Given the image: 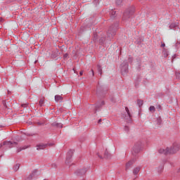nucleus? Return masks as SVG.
Returning <instances> with one entry per match:
<instances>
[{
	"mask_svg": "<svg viewBox=\"0 0 180 180\" xmlns=\"http://www.w3.org/2000/svg\"><path fill=\"white\" fill-rule=\"evenodd\" d=\"M110 16L111 19H115V18H116L117 16V13H116V11L111 10L110 11Z\"/></svg>",
	"mask_w": 180,
	"mask_h": 180,
	"instance_id": "nucleus-16",
	"label": "nucleus"
},
{
	"mask_svg": "<svg viewBox=\"0 0 180 180\" xmlns=\"http://www.w3.org/2000/svg\"><path fill=\"white\" fill-rule=\"evenodd\" d=\"M162 54H163L165 58H167V57H168V56H169V53L168 52V49H167L165 48H163Z\"/></svg>",
	"mask_w": 180,
	"mask_h": 180,
	"instance_id": "nucleus-18",
	"label": "nucleus"
},
{
	"mask_svg": "<svg viewBox=\"0 0 180 180\" xmlns=\"http://www.w3.org/2000/svg\"><path fill=\"white\" fill-rule=\"evenodd\" d=\"M0 127H3L2 125H0Z\"/></svg>",
	"mask_w": 180,
	"mask_h": 180,
	"instance_id": "nucleus-60",
	"label": "nucleus"
},
{
	"mask_svg": "<svg viewBox=\"0 0 180 180\" xmlns=\"http://www.w3.org/2000/svg\"><path fill=\"white\" fill-rule=\"evenodd\" d=\"M162 44H161V45H160V47H163V49H164V47H165V43H163V42H161Z\"/></svg>",
	"mask_w": 180,
	"mask_h": 180,
	"instance_id": "nucleus-48",
	"label": "nucleus"
},
{
	"mask_svg": "<svg viewBox=\"0 0 180 180\" xmlns=\"http://www.w3.org/2000/svg\"><path fill=\"white\" fill-rule=\"evenodd\" d=\"M124 130H125V131L129 133V131H130V128H129V127H127V126H125L124 127Z\"/></svg>",
	"mask_w": 180,
	"mask_h": 180,
	"instance_id": "nucleus-40",
	"label": "nucleus"
},
{
	"mask_svg": "<svg viewBox=\"0 0 180 180\" xmlns=\"http://www.w3.org/2000/svg\"><path fill=\"white\" fill-rule=\"evenodd\" d=\"M48 146L49 143H39L36 146L37 150H44Z\"/></svg>",
	"mask_w": 180,
	"mask_h": 180,
	"instance_id": "nucleus-11",
	"label": "nucleus"
},
{
	"mask_svg": "<svg viewBox=\"0 0 180 180\" xmlns=\"http://www.w3.org/2000/svg\"><path fill=\"white\" fill-rule=\"evenodd\" d=\"M53 127H58L59 129H63V124L58 122H53L51 124Z\"/></svg>",
	"mask_w": 180,
	"mask_h": 180,
	"instance_id": "nucleus-17",
	"label": "nucleus"
},
{
	"mask_svg": "<svg viewBox=\"0 0 180 180\" xmlns=\"http://www.w3.org/2000/svg\"><path fill=\"white\" fill-rule=\"evenodd\" d=\"M33 179V177L32 176H30V174L25 179V180H32Z\"/></svg>",
	"mask_w": 180,
	"mask_h": 180,
	"instance_id": "nucleus-41",
	"label": "nucleus"
},
{
	"mask_svg": "<svg viewBox=\"0 0 180 180\" xmlns=\"http://www.w3.org/2000/svg\"><path fill=\"white\" fill-rule=\"evenodd\" d=\"M105 94H106V91H104L103 87L98 86L96 91V95L98 98H102L105 96Z\"/></svg>",
	"mask_w": 180,
	"mask_h": 180,
	"instance_id": "nucleus-10",
	"label": "nucleus"
},
{
	"mask_svg": "<svg viewBox=\"0 0 180 180\" xmlns=\"http://www.w3.org/2000/svg\"><path fill=\"white\" fill-rule=\"evenodd\" d=\"M94 40H97L98 39V34H94Z\"/></svg>",
	"mask_w": 180,
	"mask_h": 180,
	"instance_id": "nucleus-45",
	"label": "nucleus"
},
{
	"mask_svg": "<svg viewBox=\"0 0 180 180\" xmlns=\"http://www.w3.org/2000/svg\"><path fill=\"white\" fill-rule=\"evenodd\" d=\"M143 101L141 99L137 100V105L139 106V108H141L143 106Z\"/></svg>",
	"mask_w": 180,
	"mask_h": 180,
	"instance_id": "nucleus-28",
	"label": "nucleus"
},
{
	"mask_svg": "<svg viewBox=\"0 0 180 180\" xmlns=\"http://www.w3.org/2000/svg\"><path fill=\"white\" fill-rule=\"evenodd\" d=\"M48 146H53V143H48Z\"/></svg>",
	"mask_w": 180,
	"mask_h": 180,
	"instance_id": "nucleus-55",
	"label": "nucleus"
},
{
	"mask_svg": "<svg viewBox=\"0 0 180 180\" xmlns=\"http://www.w3.org/2000/svg\"><path fill=\"white\" fill-rule=\"evenodd\" d=\"M122 2H123L122 0H116L117 5H122Z\"/></svg>",
	"mask_w": 180,
	"mask_h": 180,
	"instance_id": "nucleus-38",
	"label": "nucleus"
},
{
	"mask_svg": "<svg viewBox=\"0 0 180 180\" xmlns=\"http://www.w3.org/2000/svg\"><path fill=\"white\" fill-rule=\"evenodd\" d=\"M97 155H98V158H100V159H101V160H103V156H102V155H99V153H97Z\"/></svg>",
	"mask_w": 180,
	"mask_h": 180,
	"instance_id": "nucleus-46",
	"label": "nucleus"
},
{
	"mask_svg": "<svg viewBox=\"0 0 180 180\" xmlns=\"http://www.w3.org/2000/svg\"><path fill=\"white\" fill-rule=\"evenodd\" d=\"M137 71H140L141 70V63H138V67H136Z\"/></svg>",
	"mask_w": 180,
	"mask_h": 180,
	"instance_id": "nucleus-35",
	"label": "nucleus"
},
{
	"mask_svg": "<svg viewBox=\"0 0 180 180\" xmlns=\"http://www.w3.org/2000/svg\"><path fill=\"white\" fill-rule=\"evenodd\" d=\"M175 75H176V78L177 79H180V72H176Z\"/></svg>",
	"mask_w": 180,
	"mask_h": 180,
	"instance_id": "nucleus-36",
	"label": "nucleus"
},
{
	"mask_svg": "<svg viewBox=\"0 0 180 180\" xmlns=\"http://www.w3.org/2000/svg\"><path fill=\"white\" fill-rule=\"evenodd\" d=\"M51 167L52 168H57V164H56V163L51 164Z\"/></svg>",
	"mask_w": 180,
	"mask_h": 180,
	"instance_id": "nucleus-44",
	"label": "nucleus"
},
{
	"mask_svg": "<svg viewBox=\"0 0 180 180\" xmlns=\"http://www.w3.org/2000/svg\"><path fill=\"white\" fill-rule=\"evenodd\" d=\"M97 71L98 74L102 76V66L101 65H97Z\"/></svg>",
	"mask_w": 180,
	"mask_h": 180,
	"instance_id": "nucleus-26",
	"label": "nucleus"
},
{
	"mask_svg": "<svg viewBox=\"0 0 180 180\" xmlns=\"http://www.w3.org/2000/svg\"><path fill=\"white\" fill-rule=\"evenodd\" d=\"M38 126H43L44 123L42 122H37Z\"/></svg>",
	"mask_w": 180,
	"mask_h": 180,
	"instance_id": "nucleus-51",
	"label": "nucleus"
},
{
	"mask_svg": "<svg viewBox=\"0 0 180 180\" xmlns=\"http://www.w3.org/2000/svg\"><path fill=\"white\" fill-rule=\"evenodd\" d=\"M156 109H158V110H161V109H162V107L161 106V105L158 104L156 105Z\"/></svg>",
	"mask_w": 180,
	"mask_h": 180,
	"instance_id": "nucleus-39",
	"label": "nucleus"
},
{
	"mask_svg": "<svg viewBox=\"0 0 180 180\" xmlns=\"http://www.w3.org/2000/svg\"><path fill=\"white\" fill-rule=\"evenodd\" d=\"M22 108H27L29 106V103L21 104Z\"/></svg>",
	"mask_w": 180,
	"mask_h": 180,
	"instance_id": "nucleus-37",
	"label": "nucleus"
},
{
	"mask_svg": "<svg viewBox=\"0 0 180 180\" xmlns=\"http://www.w3.org/2000/svg\"><path fill=\"white\" fill-rule=\"evenodd\" d=\"M164 170V166H160L158 168V174H161V172H162V171Z\"/></svg>",
	"mask_w": 180,
	"mask_h": 180,
	"instance_id": "nucleus-29",
	"label": "nucleus"
},
{
	"mask_svg": "<svg viewBox=\"0 0 180 180\" xmlns=\"http://www.w3.org/2000/svg\"><path fill=\"white\" fill-rule=\"evenodd\" d=\"M136 158H133L131 160H130L127 164H126V169H130V167H131V165H133V164H134V162H136Z\"/></svg>",
	"mask_w": 180,
	"mask_h": 180,
	"instance_id": "nucleus-12",
	"label": "nucleus"
},
{
	"mask_svg": "<svg viewBox=\"0 0 180 180\" xmlns=\"http://www.w3.org/2000/svg\"><path fill=\"white\" fill-rule=\"evenodd\" d=\"M128 61H129V63L130 64H132V63H133V58H132L131 57H129V58H128Z\"/></svg>",
	"mask_w": 180,
	"mask_h": 180,
	"instance_id": "nucleus-42",
	"label": "nucleus"
},
{
	"mask_svg": "<svg viewBox=\"0 0 180 180\" xmlns=\"http://www.w3.org/2000/svg\"><path fill=\"white\" fill-rule=\"evenodd\" d=\"M90 72L92 74V77H94V75H95V73L94 72V70L91 69Z\"/></svg>",
	"mask_w": 180,
	"mask_h": 180,
	"instance_id": "nucleus-50",
	"label": "nucleus"
},
{
	"mask_svg": "<svg viewBox=\"0 0 180 180\" xmlns=\"http://www.w3.org/2000/svg\"><path fill=\"white\" fill-rule=\"evenodd\" d=\"M10 92H11L10 91H8V94H10Z\"/></svg>",
	"mask_w": 180,
	"mask_h": 180,
	"instance_id": "nucleus-57",
	"label": "nucleus"
},
{
	"mask_svg": "<svg viewBox=\"0 0 180 180\" xmlns=\"http://www.w3.org/2000/svg\"><path fill=\"white\" fill-rule=\"evenodd\" d=\"M63 58H64L65 60H67V58H68V53H65V54L63 55Z\"/></svg>",
	"mask_w": 180,
	"mask_h": 180,
	"instance_id": "nucleus-43",
	"label": "nucleus"
},
{
	"mask_svg": "<svg viewBox=\"0 0 180 180\" xmlns=\"http://www.w3.org/2000/svg\"><path fill=\"white\" fill-rule=\"evenodd\" d=\"M133 13H134V7L127 8L123 14L122 20L124 22H129L131 16H133Z\"/></svg>",
	"mask_w": 180,
	"mask_h": 180,
	"instance_id": "nucleus-3",
	"label": "nucleus"
},
{
	"mask_svg": "<svg viewBox=\"0 0 180 180\" xmlns=\"http://www.w3.org/2000/svg\"><path fill=\"white\" fill-rule=\"evenodd\" d=\"M0 22H2V18L0 19Z\"/></svg>",
	"mask_w": 180,
	"mask_h": 180,
	"instance_id": "nucleus-56",
	"label": "nucleus"
},
{
	"mask_svg": "<svg viewBox=\"0 0 180 180\" xmlns=\"http://www.w3.org/2000/svg\"><path fill=\"white\" fill-rule=\"evenodd\" d=\"M143 148V141L141 139L138 140L135 142L132 150L131 154L134 155V157H136L140 151H141V149Z\"/></svg>",
	"mask_w": 180,
	"mask_h": 180,
	"instance_id": "nucleus-2",
	"label": "nucleus"
},
{
	"mask_svg": "<svg viewBox=\"0 0 180 180\" xmlns=\"http://www.w3.org/2000/svg\"><path fill=\"white\" fill-rule=\"evenodd\" d=\"M74 150H70L67 153L66 160L65 162V164H66V165H70V164H71V158H72V155H74Z\"/></svg>",
	"mask_w": 180,
	"mask_h": 180,
	"instance_id": "nucleus-6",
	"label": "nucleus"
},
{
	"mask_svg": "<svg viewBox=\"0 0 180 180\" xmlns=\"http://www.w3.org/2000/svg\"><path fill=\"white\" fill-rule=\"evenodd\" d=\"M137 44H141V41H137Z\"/></svg>",
	"mask_w": 180,
	"mask_h": 180,
	"instance_id": "nucleus-54",
	"label": "nucleus"
},
{
	"mask_svg": "<svg viewBox=\"0 0 180 180\" xmlns=\"http://www.w3.org/2000/svg\"><path fill=\"white\" fill-rule=\"evenodd\" d=\"M88 171V169L84 167L82 169H79L75 172V175L77 176H84L86 174V172Z\"/></svg>",
	"mask_w": 180,
	"mask_h": 180,
	"instance_id": "nucleus-9",
	"label": "nucleus"
},
{
	"mask_svg": "<svg viewBox=\"0 0 180 180\" xmlns=\"http://www.w3.org/2000/svg\"><path fill=\"white\" fill-rule=\"evenodd\" d=\"M149 110H150V112H152V113H154V112H155V107H154L153 105H151L149 108Z\"/></svg>",
	"mask_w": 180,
	"mask_h": 180,
	"instance_id": "nucleus-31",
	"label": "nucleus"
},
{
	"mask_svg": "<svg viewBox=\"0 0 180 180\" xmlns=\"http://www.w3.org/2000/svg\"><path fill=\"white\" fill-rule=\"evenodd\" d=\"M2 103H3V105H4V108H5V109H9V108H8V105H6V101L4 100V101H2Z\"/></svg>",
	"mask_w": 180,
	"mask_h": 180,
	"instance_id": "nucleus-33",
	"label": "nucleus"
},
{
	"mask_svg": "<svg viewBox=\"0 0 180 180\" xmlns=\"http://www.w3.org/2000/svg\"><path fill=\"white\" fill-rule=\"evenodd\" d=\"M173 58H175V55H174V56H173Z\"/></svg>",
	"mask_w": 180,
	"mask_h": 180,
	"instance_id": "nucleus-59",
	"label": "nucleus"
},
{
	"mask_svg": "<svg viewBox=\"0 0 180 180\" xmlns=\"http://www.w3.org/2000/svg\"><path fill=\"white\" fill-rule=\"evenodd\" d=\"M103 158H105V160H110L112 158V154L108 151V148L105 150Z\"/></svg>",
	"mask_w": 180,
	"mask_h": 180,
	"instance_id": "nucleus-13",
	"label": "nucleus"
},
{
	"mask_svg": "<svg viewBox=\"0 0 180 180\" xmlns=\"http://www.w3.org/2000/svg\"><path fill=\"white\" fill-rule=\"evenodd\" d=\"M24 134H25V136H27L28 137L36 135L34 134H30V133H27V132L24 133Z\"/></svg>",
	"mask_w": 180,
	"mask_h": 180,
	"instance_id": "nucleus-34",
	"label": "nucleus"
},
{
	"mask_svg": "<svg viewBox=\"0 0 180 180\" xmlns=\"http://www.w3.org/2000/svg\"><path fill=\"white\" fill-rule=\"evenodd\" d=\"M125 110H126V112L122 115V117L123 119H125V120H127V123H131V114L130 113V110H129V108L125 107Z\"/></svg>",
	"mask_w": 180,
	"mask_h": 180,
	"instance_id": "nucleus-5",
	"label": "nucleus"
},
{
	"mask_svg": "<svg viewBox=\"0 0 180 180\" xmlns=\"http://www.w3.org/2000/svg\"><path fill=\"white\" fill-rule=\"evenodd\" d=\"M84 75V71H80V72H79V75L82 76V75Z\"/></svg>",
	"mask_w": 180,
	"mask_h": 180,
	"instance_id": "nucleus-52",
	"label": "nucleus"
},
{
	"mask_svg": "<svg viewBox=\"0 0 180 180\" xmlns=\"http://www.w3.org/2000/svg\"><path fill=\"white\" fill-rule=\"evenodd\" d=\"M180 150V146L178 143H174L173 146L169 148V154H175Z\"/></svg>",
	"mask_w": 180,
	"mask_h": 180,
	"instance_id": "nucleus-7",
	"label": "nucleus"
},
{
	"mask_svg": "<svg viewBox=\"0 0 180 180\" xmlns=\"http://www.w3.org/2000/svg\"><path fill=\"white\" fill-rule=\"evenodd\" d=\"M63 99V96H61L60 95L55 96V101L56 102H62Z\"/></svg>",
	"mask_w": 180,
	"mask_h": 180,
	"instance_id": "nucleus-19",
	"label": "nucleus"
},
{
	"mask_svg": "<svg viewBox=\"0 0 180 180\" xmlns=\"http://www.w3.org/2000/svg\"><path fill=\"white\" fill-rule=\"evenodd\" d=\"M179 44H180V41H178L176 43L175 46H176V48H178V45H179Z\"/></svg>",
	"mask_w": 180,
	"mask_h": 180,
	"instance_id": "nucleus-49",
	"label": "nucleus"
},
{
	"mask_svg": "<svg viewBox=\"0 0 180 180\" xmlns=\"http://www.w3.org/2000/svg\"><path fill=\"white\" fill-rule=\"evenodd\" d=\"M103 105H105V101H101V103L98 102L96 105L95 113H96V110H98V109H99L101 107L103 106Z\"/></svg>",
	"mask_w": 180,
	"mask_h": 180,
	"instance_id": "nucleus-15",
	"label": "nucleus"
},
{
	"mask_svg": "<svg viewBox=\"0 0 180 180\" xmlns=\"http://www.w3.org/2000/svg\"><path fill=\"white\" fill-rule=\"evenodd\" d=\"M37 169H34L30 175L32 176V178H37Z\"/></svg>",
	"mask_w": 180,
	"mask_h": 180,
	"instance_id": "nucleus-20",
	"label": "nucleus"
},
{
	"mask_svg": "<svg viewBox=\"0 0 180 180\" xmlns=\"http://www.w3.org/2000/svg\"><path fill=\"white\" fill-rule=\"evenodd\" d=\"M119 29V22H115L113 25L110 26L108 32H107V40H112L114 36H116V30Z\"/></svg>",
	"mask_w": 180,
	"mask_h": 180,
	"instance_id": "nucleus-1",
	"label": "nucleus"
},
{
	"mask_svg": "<svg viewBox=\"0 0 180 180\" xmlns=\"http://www.w3.org/2000/svg\"><path fill=\"white\" fill-rule=\"evenodd\" d=\"M35 63H37V60H35V62H34Z\"/></svg>",
	"mask_w": 180,
	"mask_h": 180,
	"instance_id": "nucleus-58",
	"label": "nucleus"
},
{
	"mask_svg": "<svg viewBox=\"0 0 180 180\" xmlns=\"http://www.w3.org/2000/svg\"><path fill=\"white\" fill-rule=\"evenodd\" d=\"M169 27L170 30L173 29L174 30H175L176 27H178V24L173 22L169 26Z\"/></svg>",
	"mask_w": 180,
	"mask_h": 180,
	"instance_id": "nucleus-21",
	"label": "nucleus"
},
{
	"mask_svg": "<svg viewBox=\"0 0 180 180\" xmlns=\"http://www.w3.org/2000/svg\"><path fill=\"white\" fill-rule=\"evenodd\" d=\"M110 101H111V102H113L114 103H115V102H116V100L113 97L110 98Z\"/></svg>",
	"mask_w": 180,
	"mask_h": 180,
	"instance_id": "nucleus-47",
	"label": "nucleus"
},
{
	"mask_svg": "<svg viewBox=\"0 0 180 180\" xmlns=\"http://www.w3.org/2000/svg\"><path fill=\"white\" fill-rule=\"evenodd\" d=\"M39 105L41 108L44 106V97H42L40 98L39 102Z\"/></svg>",
	"mask_w": 180,
	"mask_h": 180,
	"instance_id": "nucleus-25",
	"label": "nucleus"
},
{
	"mask_svg": "<svg viewBox=\"0 0 180 180\" xmlns=\"http://www.w3.org/2000/svg\"><path fill=\"white\" fill-rule=\"evenodd\" d=\"M26 148H27V146H24L22 148H19L17 149L16 153H20V151H22V150H26Z\"/></svg>",
	"mask_w": 180,
	"mask_h": 180,
	"instance_id": "nucleus-30",
	"label": "nucleus"
},
{
	"mask_svg": "<svg viewBox=\"0 0 180 180\" xmlns=\"http://www.w3.org/2000/svg\"><path fill=\"white\" fill-rule=\"evenodd\" d=\"M160 154H164L165 155H168L169 154V148H167L166 149L160 148L159 150Z\"/></svg>",
	"mask_w": 180,
	"mask_h": 180,
	"instance_id": "nucleus-14",
	"label": "nucleus"
},
{
	"mask_svg": "<svg viewBox=\"0 0 180 180\" xmlns=\"http://www.w3.org/2000/svg\"><path fill=\"white\" fill-rule=\"evenodd\" d=\"M105 41H106V38L105 37H102L100 39H99V44L101 46H103V44H105Z\"/></svg>",
	"mask_w": 180,
	"mask_h": 180,
	"instance_id": "nucleus-24",
	"label": "nucleus"
},
{
	"mask_svg": "<svg viewBox=\"0 0 180 180\" xmlns=\"http://www.w3.org/2000/svg\"><path fill=\"white\" fill-rule=\"evenodd\" d=\"M13 144L18 145V142H15V141L12 142V141H4V142H3V144H2V143L0 144V148H1L3 146H6V147L7 148H13V147H14V146H13Z\"/></svg>",
	"mask_w": 180,
	"mask_h": 180,
	"instance_id": "nucleus-8",
	"label": "nucleus"
},
{
	"mask_svg": "<svg viewBox=\"0 0 180 180\" xmlns=\"http://www.w3.org/2000/svg\"><path fill=\"white\" fill-rule=\"evenodd\" d=\"M140 169H141L140 167H136V168H134L133 170L134 175H137V174H139V172H140Z\"/></svg>",
	"mask_w": 180,
	"mask_h": 180,
	"instance_id": "nucleus-23",
	"label": "nucleus"
},
{
	"mask_svg": "<svg viewBox=\"0 0 180 180\" xmlns=\"http://www.w3.org/2000/svg\"><path fill=\"white\" fill-rule=\"evenodd\" d=\"M101 122H102V119L98 120V124H101Z\"/></svg>",
	"mask_w": 180,
	"mask_h": 180,
	"instance_id": "nucleus-53",
	"label": "nucleus"
},
{
	"mask_svg": "<svg viewBox=\"0 0 180 180\" xmlns=\"http://www.w3.org/2000/svg\"><path fill=\"white\" fill-rule=\"evenodd\" d=\"M93 4L95 6H98V5H99V0H94Z\"/></svg>",
	"mask_w": 180,
	"mask_h": 180,
	"instance_id": "nucleus-32",
	"label": "nucleus"
},
{
	"mask_svg": "<svg viewBox=\"0 0 180 180\" xmlns=\"http://www.w3.org/2000/svg\"><path fill=\"white\" fill-rule=\"evenodd\" d=\"M120 70L122 75H127L129 73V63L127 60H124L120 65Z\"/></svg>",
	"mask_w": 180,
	"mask_h": 180,
	"instance_id": "nucleus-4",
	"label": "nucleus"
},
{
	"mask_svg": "<svg viewBox=\"0 0 180 180\" xmlns=\"http://www.w3.org/2000/svg\"><path fill=\"white\" fill-rule=\"evenodd\" d=\"M155 122L158 126H161L162 124V120L161 119V117H158Z\"/></svg>",
	"mask_w": 180,
	"mask_h": 180,
	"instance_id": "nucleus-22",
	"label": "nucleus"
},
{
	"mask_svg": "<svg viewBox=\"0 0 180 180\" xmlns=\"http://www.w3.org/2000/svg\"><path fill=\"white\" fill-rule=\"evenodd\" d=\"M19 168H20V165L16 164L15 165L13 166V169L15 172H16V171H18Z\"/></svg>",
	"mask_w": 180,
	"mask_h": 180,
	"instance_id": "nucleus-27",
	"label": "nucleus"
}]
</instances>
